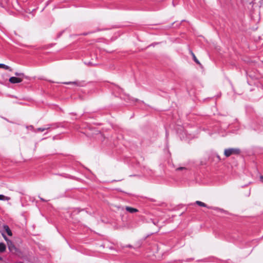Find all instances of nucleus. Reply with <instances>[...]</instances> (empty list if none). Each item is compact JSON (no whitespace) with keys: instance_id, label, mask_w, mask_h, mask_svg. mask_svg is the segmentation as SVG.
Here are the masks:
<instances>
[{"instance_id":"obj_2","label":"nucleus","mask_w":263,"mask_h":263,"mask_svg":"<svg viewBox=\"0 0 263 263\" xmlns=\"http://www.w3.org/2000/svg\"><path fill=\"white\" fill-rule=\"evenodd\" d=\"M9 82L12 84L19 83L22 82V78H17L15 77H12L10 78L9 80Z\"/></svg>"},{"instance_id":"obj_5","label":"nucleus","mask_w":263,"mask_h":263,"mask_svg":"<svg viewBox=\"0 0 263 263\" xmlns=\"http://www.w3.org/2000/svg\"><path fill=\"white\" fill-rule=\"evenodd\" d=\"M3 229L6 231V233L9 236H11L12 235V233L7 225H4Z\"/></svg>"},{"instance_id":"obj_8","label":"nucleus","mask_w":263,"mask_h":263,"mask_svg":"<svg viewBox=\"0 0 263 263\" xmlns=\"http://www.w3.org/2000/svg\"><path fill=\"white\" fill-rule=\"evenodd\" d=\"M6 249V245L3 242H0V253L4 252Z\"/></svg>"},{"instance_id":"obj_3","label":"nucleus","mask_w":263,"mask_h":263,"mask_svg":"<svg viewBox=\"0 0 263 263\" xmlns=\"http://www.w3.org/2000/svg\"><path fill=\"white\" fill-rule=\"evenodd\" d=\"M7 246L10 252H12L16 250V248L12 241H9L8 243H7Z\"/></svg>"},{"instance_id":"obj_14","label":"nucleus","mask_w":263,"mask_h":263,"mask_svg":"<svg viewBox=\"0 0 263 263\" xmlns=\"http://www.w3.org/2000/svg\"><path fill=\"white\" fill-rule=\"evenodd\" d=\"M192 54H193V59H194V61H195L196 63H197V64H200V63L199 61L197 60V59L196 58V57H195V54H194V53H192Z\"/></svg>"},{"instance_id":"obj_10","label":"nucleus","mask_w":263,"mask_h":263,"mask_svg":"<svg viewBox=\"0 0 263 263\" xmlns=\"http://www.w3.org/2000/svg\"><path fill=\"white\" fill-rule=\"evenodd\" d=\"M10 198L8 197L5 196L3 195H0V200H9Z\"/></svg>"},{"instance_id":"obj_7","label":"nucleus","mask_w":263,"mask_h":263,"mask_svg":"<svg viewBox=\"0 0 263 263\" xmlns=\"http://www.w3.org/2000/svg\"><path fill=\"white\" fill-rule=\"evenodd\" d=\"M195 203L200 206L205 207V208H208L209 209H213L212 207L208 206L205 203H204L201 201H196L195 202Z\"/></svg>"},{"instance_id":"obj_11","label":"nucleus","mask_w":263,"mask_h":263,"mask_svg":"<svg viewBox=\"0 0 263 263\" xmlns=\"http://www.w3.org/2000/svg\"><path fill=\"white\" fill-rule=\"evenodd\" d=\"M46 130V128H38L37 129H36L34 132H44L45 130Z\"/></svg>"},{"instance_id":"obj_19","label":"nucleus","mask_w":263,"mask_h":263,"mask_svg":"<svg viewBox=\"0 0 263 263\" xmlns=\"http://www.w3.org/2000/svg\"><path fill=\"white\" fill-rule=\"evenodd\" d=\"M2 260V258L0 256V260Z\"/></svg>"},{"instance_id":"obj_16","label":"nucleus","mask_w":263,"mask_h":263,"mask_svg":"<svg viewBox=\"0 0 263 263\" xmlns=\"http://www.w3.org/2000/svg\"><path fill=\"white\" fill-rule=\"evenodd\" d=\"M44 128H46V130H47L50 128V125H46V127H45Z\"/></svg>"},{"instance_id":"obj_4","label":"nucleus","mask_w":263,"mask_h":263,"mask_svg":"<svg viewBox=\"0 0 263 263\" xmlns=\"http://www.w3.org/2000/svg\"><path fill=\"white\" fill-rule=\"evenodd\" d=\"M66 84H73L77 86H83V83L80 81L68 82L64 83Z\"/></svg>"},{"instance_id":"obj_9","label":"nucleus","mask_w":263,"mask_h":263,"mask_svg":"<svg viewBox=\"0 0 263 263\" xmlns=\"http://www.w3.org/2000/svg\"><path fill=\"white\" fill-rule=\"evenodd\" d=\"M0 68H2L6 70H9V71H12V69L9 66L4 64H0Z\"/></svg>"},{"instance_id":"obj_15","label":"nucleus","mask_w":263,"mask_h":263,"mask_svg":"<svg viewBox=\"0 0 263 263\" xmlns=\"http://www.w3.org/2000/svg\"><path fill=\"white\" fill-rule=\"evenodd\" d=\"M186 168L184 167H178L176 168V171H182V170H186Z\"/></svg>"},{"instance_id":"obj_12","label":"nucleus","mask_w":263,"mask_h":263,"mask_svg":"<svg viewBox=\"0 0 263 263\" xmlns=\"http://www.w3.org/2000/svg\"><path fill=\"white\" fill-rule=\"evenodd\" d=\"M15 75L16 76L18 77V78H22V77H24V73H19V72H16L15 73Z\"/></svg>"},{"instance_id":"obj_1","label":"nucleus","mask_w":263,"mask_h":263,"mask_svg":"<svg viewBox=\"0 0 263 263\" xmlns=\"http://www.w3.org/2000/svg\"><path fill=\"white\" fill-rule=\"evenodd\" d=\"M240 153V150L237 148H229L224 151V155L226 157H229L232 154H238Z\"/></svg>"},{"instance_id":"obj_17","label":"nucleus","mask_w":263,"mask_h":263,"mask_svg":"<svg viewBox=\"0 0 263 263\" xmlns=\"http://www.w3.org/2000/svg\"><path fill=\"white\" fill-rule=\"evenodd\" d=\"M260 180L261 182L263 183V176H260Z\"/></svg>"},{"instance_id":"obj_18","label":"nucleus","mask_w":263,"mask_h":263,"mask_svg":"<svg viewBox=\"0 0 263 263\" xmlns=\"http://www.w3.org/2000/svg\"><path fill=\"white\" fill-rule=\"evenodd\" d=\"M41 200H42V201H45V200H44V199H43V198H41Z\"/></svg>"},{"instance_id":"obj_13","label":"nucleus","mask_w":263,"mask_h":263,"mask_svg":"<svg viewBox=\"0 0 263 263\" xmlns=\"http://www.w3.org/2000/svg\"><path fill=\"white\" fill-rule=\"evenodd\" d=\"M2 236L4 239L6 241L7 243H8L9 241H11V240H9L4 234L2 233Z\"/></svg>"},{"instance_id":"obj_6","label":"nucleus","mask_w":263,"mask_h":263,"mask_svg":"<svg viewBox=\"0 0 263 263\" xmlns=\"http://www.w3.org/2000/svg\"><path fill=\"white\" fill-rule=\"evenodd\" d=\"M125 209L127 212L130 213H134L138 211V210L137 209L129 206H126Z\"/></svg>"}]
</instances>
